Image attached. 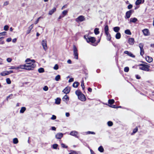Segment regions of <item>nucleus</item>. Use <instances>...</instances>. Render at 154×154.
<instances>
[{
	"mask_svg": "<svg viewBox=\"0 0 154 154\" xmlns=\"http://www.w3.org/2000/svg\"><path fill=\"white\" fill-rule=\"evenodd\" d=\"M35 61L34 60H31V62L27 63L25 67V69L27 70H32L35 67Z\"/></svg>",
	"mask_w": 154,
	"mask_h": 154,
	"instance_id": "obj_1",
	"label": "nucleus"
},
{
	"mask_svg": "<svg viewBox=\"0 0 154 154\" xmlns=\"http://www.w3.org/2000/svg\"><path fill=\"white\" fill-rule=\"evenodd\" d=\"M75 94L78 96L79 100L82 101H84L86 100L85 96L79 90H78L75 92Z\"/></svg>",
	"mask_w": 154,
	"mask_h": 154,
	"instance_id": "obj_2",
	"label": "nucleus"
},
{
	"mask_svg": "<svg viewBox=\"0 0 154 154\" xmlns=\"http://www.w3.org/2000/svg\"><path fill=\"white\" fill-rule=\"evenodd\" d=\"M138 66L140 67L139 68L140 69L146 71H149V66L146 64H140Z\"/></svg>",
	"mask_w": 154,
	"mask_h": 154,
	"instance_id": "obj_3",
	"label": "nucleus"
},
{
	"mask_svg": "<svg viewBox=\"0 0 154 154\" xmlns=\"http://www.w3.org/2000/svg\"><path fill=\"white\" fill-rule=\"evenodd\" d=\"M84 38L86 39L87 42H91L93 43H94L96 41L95 38L94 37H89L88 35H85L84 36Z\"/></svg>",
	"mask_w": 154,
	"mask_h": 154,
	"instance_id": "obj_4",
	"label": "nucleus"
},
{
	"mask_svg": "<svg viewBox=\"0 0 154 154\" xmlns=\"http://www.w3.org/2000/svg\"><path fill=\"white\" fill-rule=\"evenodd\" d=\"M73 55L74 58L77 60L78 59V54L77 49L75 45L73 46Z\"/></svg>",
	"mask_w": 154,
	"mask_h": 154,
	"instance_id": "obj_5",
	"label": "nucleus"
},
{
	"mask_svg": "<svg viewBox=\"0 0 154 154\" xmlns=\"http://www.w3.org/2000/svg\"><path fill=\"white\" fill-rule=\"evenodd\" d=\"M134 12V11L133 10H130L127 11L125 14V18L126 19L129 18Z\"/></svg>",
	"mask_w": 154,
	"mask_h": 154,
	"instance_id": "obj_6",
	"label": "nucleus"
},
{
	"mask_svg": "<svg viewBox=\"0 0 154 154\" xmlns=\"http://www.w3.org/2000/svg\"><path fill=\"white\" fill-rule=\"evenodd\" d=\"M85 20L84 16L82 15H81L79 16L77 18L75 19V21L77 22H81Z\"/></svg>",
	"mask_w": 154,
	"mask_h": 154,
	"instance_id": "obj_7",
	"label": "nucleus"
},
{
	"mask_svg": "<svg viewBox=\"0 0 154 154\" xmlns=\"http://www.w3.org/2000/svg\"><path fill=\"white\" fill-rule=\"evenodd\" d=\"M13 73L14 72L13 70L5 71L1 72L0 75L2 76H5Z\"/></svg>",
	"mask_w": 154,
	"mask_h": 154,
	"instance_id": "obj_8",
	"label": "nucleus"
},
{
	"mask_svg": "<svg viewBox=\"0 0 154 154\" xmlns=\"http://www.w3.org/2000/svg\"><path fill=\"white\" fill-rule=\"evenodd\" d=\"M42 44L44 49L46 51L47 49V42L46 41L43 40L42 41Z\"/></svg>",
	"mask_w": 154,
	"mask_h": 154,
	"instance_id": "obj_9",
	"label": "nucleus"
},
{
	"mask_svg": "<svg viewBox=\"0 0 154 154\" xmlns=\"http://www.w3.org/2000/svg\"><path fill=\"white\" fill-rule=\"evenodd\" d=\"M70 90V87H66L63 91L64 93L66 94H68L69 93Z\"/></svg>",
	"mask_w": 154,
	"mask_h": 154,
	"instance_id": "obj_10",
	"label": "nucleus"
},
{
	"mask_svg": "<svg viewBox=\"0 0 154 154\" xmlns=\"http://www.w3.org/2000/svg\"><path fill=\"white\" fill-rule=\"evenodd\" d=\"M134 42V39L133 38H129L128 40V43L130 45H133Z\"/></svg>",
	"mask_w": 154,
	"mask_h": 154,
	"instance_id": "obj_11",
	"label": "nucleus"
},
{
	"mask_svg": "<svg viewBox=\"0 0 154 154\" xmlns=\"http://www.w3.org/2000/svg\"><path fill=\"white\" fill-rule=\"evenodd\" d=\"M63 135L62 133H59L56 134L55 137L57 139H60L63 137Z\"/></svg>",
	"mask_w": 154,
	"mask_h": 154,
	"instance_id": "obj_12",
	"label": "nucleus"
},
{
	"mask_svg": "<svg viewBox=\"0 0 154 154\" xmlns=\"http://www.w3.org/2000/svg\"><path fill=\"white\" fill-rule=\"evenodd\" d=\"M124 53L125 54H127L128 56L132 57H135V56L133 55L131 52H129L128 51H125L124 52Z\"/></svg>",
	"mask_w": 154,
	"mask_h": 154,
	"instance_id": "obj_13",
	"label": "nucleus"
},
{
	"mask_svg": "<svg viewBox=\"0 0 154 154\" xmlns=\"http://www.w3.org/2000/svg\"><path fill=\"white\" fill-rule=\"evenodd\" d=\"M144 2V0H137L135 4L136 5H137L141 3H143Z\"/></svg>",
	"mask_w": 154,
	"mask_h": 154,
	"instance_id": "obj_14",
	"label": "nucleus"
},
{
	"mask_svg": "<svg viewBox=\"0 0 154 154\" xmlns=\"http://www.w3.org/2000/svg\"><path fill=\"white\" fill-rule=\"evenodd\" d=\"M146 61L149 63L151 62L153 60L152 58L149 56H147L146 57Z\"/></svg>",
	"mask_w": 154,
	"mask_h": 154,
	"instance_id": "obj_15",
	"label": "nucleus"
},
{
	"mask_svg": "<svg viewBox=\"0 0 154 154\" xmlns=\"http://www.w3.org/2000/svg\"><path fill=\"white\" fill-rule=\"evenodd\" d=\"M78 132L75 131H71L70 133V134L71 135L74 136L76 137H78L77 135L78 134Z\"/></svg>",
	"mask_w": 154,
	"mask_h": 154,
	"instance_id": "obj_16",
	"label": "nucleus"
},
{
	"mask_svg": "<svg viewBox=\"0 0 154 154\" xmlns=\"http://www.w3.org/2000/svg\"><path fill=\"white\" fill-rule=\"evenodd\" d=\"M33 27V24L31 25L28 28V29L27 30L26 34H28L29 33Z\"/></svg>",
	"mask_w": 154,
	"mask_h": 154,
	"instance_id": "obj_17",
	"label": "nucleus"
},
{
	"mask_svg": "<svg viewBox=\"0 0 154 154\" xmlns=\"http://www.w3.org/2000/svg\"><path fill=\"white\" fill-rule=\"evenodd\" d=\"M56 8H54L53 9L49 11L48 14L50 15H51L54 12L56 11Z\"/></svg>",
	"mask_w": 154,
	"mask_h": 154,
	"instance_id": "obj_18",
	"label": "nucleus"
},
{
	"mask_svg": "<svg viewBox=\"0 0 154 154\" xmlns=\"http://www.w3.org/2000/svg\"><path fill=\"white\" fill-rule=\"evenodd\" d=\"M61 99L60 98H57L55 99V103L57 104H59L60 103Z\"/></svg>",
	"mask_w": 154,
	"mask_h": 154,
	"instance_id": "obj_19",
	"label": "nucleus"
},
{
	"mask_svg": "<svg viewBox=\"0 0 154 154\" xmlns=\"http://www.w3.org/2000/svg\"><path fill=\"white\" fill-rule=\"evenodd\" d=\"M137 21V19L136 18H131L130 22L131 23H135Z\"/></svg>",
	"mask_w": 154,
	"mask_h": 154,
	"instance_id": "obj_20",
	"label": "nucleus"
},
{
	"mask_svg": "<svg viewBox=\"0 0 154 154\" xmlns=\"http://www.w3.org/2000/svg\"><path fill=\"white\" fill-rule=\"evenodd\" d=\"M104 31L105 34L109 33V28L107 25H106L105 26L104 28Z\"/></svg>",
	"mask_w": 154,
	"mask_h": 154,
	"instance_id": "obj_21",
	"label": "nucleus"
},
{
	"mask_svg": "<svg viewBox=\"0 0 154 154\" xmlns=\"http://www.w3.org/2000/svg\"><path fill=\"white\" fill-rule=\"evenodd\" d=\"M143 33L145 35H148V29H144L143 30Z\"/></svg>",
	"mask_w": 154,
	"mask_h": 154,
	"instance_id": "obj_22",
	"label": "nucleus"
},
{
	"mask_svg": "<svg viewBox=\"0 0 154 154\" xmlns=\"http://www.w3.org/2000/svg\"><path fill=\"white\" fill-rule=\"evenodd\" d=\"M105 34L106 36L107 40L108 41H110L111 38L110 34L109 33H108Z\"/></svg>",
	"mask_w": 154,
	"mask_h": 154,
	"instance_id": "obj_23",
	"label": "nucleus"
},
{
	"mask_svg": "<svg viewBox=\"0 0 154 154\" xmlns=\"http://www.w3.org/2000/svg\"><path fill=\"white\" fill-rule=\"evenodd\" d=\"M113 30L116 32H118L120 30V28L118 26L115 27L113 28Z\"/></svg>",
	"mask_w": 154,
	"mask_h": 154,
	"instance_id": "obj_24",
	"label": "nucleus"
},
{
	"mask_svg": "<svg viewBox=\"0 0 154 154\" xmlns=\"http://www.w3.org/2000/svg\"><path fill=\"white\" fill-rule=\"evenodd\" d=\"M79 85V83L78 82H75L72 85V86L74 88H77Z\"/></svg>",
	"mask_w": 154,
	"mask_h": 154,
	"instance_id": "obj_25",
	"label": "nucleus"
},
{
	"mask_svg": "<svg viewBox=\"0 0 154 154\" xmlns=\"http://www.w3.org/2000/svg\"><path fill=\"white\" fill-rule=\"evenodd\" d=\"M121 36V34L119 32H117L116 35V38L117 39L120 38Z\"/></svg>",
	"mask_w": 154,
	"mask_h": 154,
	"instance_id": "obj_26",
	"label": "nucleus"
},
{
	"mask_svg": "<svg viewBox=\"0 0 154 154\" xmlns=\"http://www.w3.org/2000/svg\"><path fill=\"white\" fill-rule=\"evenodd\" d=\"M99 29L98 28H95L94 29V33L96 35L98 34L100 32L99 31Z\"/></svg>",
	"mask_w": 154,
	"mask_h": 154,
	"instance_id": "obj_27",
	"label": "nucleus"
},
{
	"mask_svg": "<svg viewBox=\"0 0 154 154\" xmlns=\"http://www.w3.org/2000/svg\"><path fill=\"white\" fill-rule=\"evenodd\" d=\"M26 110V108L25 107H21L20 110V113H23L24 111Z\"/></svg>",
	"mask_w": 154,
	"mask_h": 154,
	"instance_id": "obj_28",
	"label": "nucleus"
},
{
	"mask_svg": "<svg viewBox=\"0 0 154 154\" xmlns=\"http://www.w3.org/2000/svg\"><path fill=\"white\" fill-rule=\"evenodd\" d=\"M98 150L100 152H102L104 151V149L102 146H100L98 148Z\"/></svg>",
	"mask_w": 154,
	"mask_h": 154,
	"instance_id": "obj_29",
	"label": "nucleus"
},
{
	"mask_svg": "<svg viewBox=\"0 0 154 154\" xmlns=\"http://www.w3.org/2000/svg\"><path fill=\"white\" fill-rule=\"evenodd\" d=\"M125 32L126 34L127 35H131V32L129 29H127L125 30Z\"/></svg>",
	"mask_w": 154,
	"mask_h": 154,
	"instance_id": "obj_30",
	"label": "nucleus"
},
{
	"mask_svg": "<svg viewBox=\"0 0 154 154\" xmlns=\"http://www.w3.org/2000/svg\"><path fill=\"white\" fill-rule=\"evenodd\" d=\"M38 71L40 73H42L45 72L44 69L43 68H40L38 69Z\"/></svg>",
	"mask_w": 154,
	"mask_h": 154,
	"instance_id": "obj_31",
	"label": "nucleus"
},
{
	"mask_svg": "<svg viewBox=\"0 0 154 154\" xmlns=\"http://www.w3.org/2000/svg\"><path fill=\"white\" fill-rule=\"evenodd\" d=\"M60 79V75H57L55 77V79L56 81H59Z\"/></svg>",
	"mask_w": 154,
	"mask_h": 154,
	"instance_id": "obj_32",
	"label": "nucleus"
},
{
	"mask_svg": "<svg viewBox=\"0 0 154 154\" xmlns=\"http://www.w3.org/2000/svg\"><path fill=\"white\" fill-rule=\"evenodd\" d=\"M18 142V139L15 138L13 139V143L14 144H17Z\"/></svg>",
	"mask_w": 154,
	"mask_h": 154,
	"instance_id": "obj_33",
	"label": "nucleus"
},
{
	"mask_svg": "<svg viewBox=\"0 0 154 154\" xmlns=\"http://www.w3.org/2000/svg\"><path fill=\"white\" fill-rule=\"evenodd\" d=\"M114 100L113 99H109L108 100V103L110 105L113 104L114 103Z\"/></svg>",
	"mask_w": 154,
	"mask_h": 154,
	"instance_id": "obj_34",
	"label": "nucleus"
},
{
	"mask_svg": "<svg viewBox=\"0 0 154 154\" xmlns=\"http://www.w3.org/2000/svg\"><path fill=\"white\" fill-rule=\"evenodd\" d=\"M144 49L143 48L140 49V54L141 56H143V55L144 54Z\"/></svg>",
	"mask_w": 154,
	"mask_h": 154,
	"instance_id": "obj_35",
	"label": "nucleus"
},
{
	"mask_svg": "<svg viewBox=\"0 0 154 154\" xmlns=\"http://www.w3.org/2000/svg\"><path fill=\"white\" fill-rule=\"evenodd\" d=\"M63 100H69V97L67 96V95H66L63 98Z\"/></svg>",
	"mask_w": 154,
	"mask_h": 154,
	"instance_id": "obj_36",
	"label": "nucleus"
},
{
	"mask_svg": "<svg viewBox=\"0 0 154 154\" xmlns=\"http://www.w3.org/2000/svg\"><path fill=\"white\" fill-rule=\"evenodd\" d=\"M138 131V128L137 127H136L134 129L133 131V133L131 134H133L135 133Z\"/></svg>",
	"mask_w": 154,
	"mask_h": 154,
	"instance_id": "obj_37",
	"label": "nucleus"
},
{
	"mask_svg": "<svg viewBox=\"0 0 154 154\" xmlns=\"http://www.w3.org/2000/svg\"><path fill=\"white\" fill-rule=\"evenodd\" d=\"M19 68V67H15L14 66H11V67L8 69H17Z\"/></svg>",
	"mask_w": 154,
	"mask_h": 154,
	"instance_id": "obj_38",
	"label": "nucleus"
},
{
	"mask_svg": "<svg viewBox=\"0 0 154 154\" xmlns=\"http://www.w3.org/2000/svg\"><path fill=\"white\" fill-rule=\"evenodd\" d=\"M107 125L108 126L110 127L113 125V123L112 122L109 121L107 122Z\"/></svg>",
	"mask_w": 154,
	"mask_h": 154,
	"instance_id": "obj_39",
	"label": "nucleus"
},
{
	"mask_svg": "<svg viewBox=\"0 0 154 154\" xmlns=\"http://www.w3.org/2000/svg\"><path fill=\"white\" fill-rule=\"evenodd\" d=\"M6 82L8 84H10L11 83V82L9 78H7L6 79Z\"/></svg>",
	"mask_w": 154,
	"mask_h": 154,
	"instance_id": "obj_40",
	"label": "nucleus"
},
{
	"mask_svg": "<svg viewBox=\"0 0 154 154\" xmlns=\"http://www.w3.org/2000/svg\"><path fill=\"white\" fill-rule=\"evenodd\" d=\"M81 86H82L83 90H84L85 88V86L84 85L83 80H82L81 82Z\"/></svg>",
	"mask_w": 154,
	"mask_h": 154,
	"instance_id": "obj_41",
	"label": "nucleus"
},
{
	"mask_svg": "<svg viewBox=\"0 0 154 154\" xmlns=\"http://www.w3.org/2000/svg\"><path fill=\"white\" fill-rule=\"evenodd\" d=\"M144 45L143 43H140L139 45V47L140 49H142L143 48Z\"/></svg>",
	"mask_w": 154,
	"mask_h": 154,
	"instance_id": "obj_42",
	"label": "nucleus"
},
{
	"mask_svg": "<svg viewBox=\"0 0 154 154\" xmlns=\"http://www.w3.org/2000/svg\"><path fill=\"white\" fill-rule=\"evenodd\" d=\"M129 70V68L128 67H126L124 68V71L125 72H128Z\"/></svg>",
	"mask_w": 154,
	"mask_h": 154,
	"instance_id": "obj_43",
	"label": "nucleus"
},
{
	"mask_svg": "<svg viewBox=\"0 0 154 154\" xmlns=\"http://www.w3.org/2000/svg\"><path fill=\"white\" fill-rule=\"evenodd\" d=\"M68 13V11L67 10H64L62 12V14L63 15V16H65Z\"/></svg>",
	"mask_w": 154,
	"mask_h": 154,
	"instance_id": "obj_44",
	"label": "nucleus"
},
{
	"mask_svg": "<svg viewBox=\"0 0 154 154\" xmlns=\"http://www.w3.org/2000/svg\"><path fill=\"white\" fill-rule=\"evenodd\" d=\"M58 145L57 144H55L52 145V147L54 149H57Z\"/></svg>",
	"mask_w": 154,
	"mask_h": 154,
	"instance_id": "obj_45",
	"label": "nucleus"
},
{
	"mask_svg": "<svg viewBox=\"0 0 154 154\" xmlns=\"http://www.w3.org/2000/svg\"><path fill=\"white\" fill-rule=\"evenodd\" d=\"M9 26L8 25H5L4 27V29L5 31H7L8 30Z\"/></svg>",
	"mask_w": 154,
	"mask_h": 154,
	"instance_id": "obj_46",
	"label": "nucleus"
},
{
	"mask_svg": "<svg viewBox=\"0 0 154 154\" xmlns=\"http://www.w3.org/2000/svg\"><path fill=\"white\" fill-rule=\"evenodd\" d=\"M59 67L57 64H55L53 68L55 70H57L58 69Z\"/></svg>",
	"mask_w": 154,
	"mask_h": 154,
	"instance_id": "obj_47",
	"label": "nucleus"
},
{
	"mask_svg": "<svg viewBox=\"0 0 154 154\" xmlns=\"http://www.w3.org/2000/svg\"><path fill=\"white\" fill-rule=\"evenodd\" d=\"M62 147L63 148H67L68 147L67 146H66L64 143H62L61 144Z\"/></svg>",
	"mask_w": 154,
	"mask_h": 154,
	"instance_id": "obj_48",
	"label": "nucleus"
},
{
	"mask_svg": "<svg viewBox=\"0 0 154 154\" xmlns=\"http://www.w3.org/2000/svg\"><path fill=\"white\" fill-rule=\"evenodd\" d=\"M6 32H4L2 33H0V36H4L6 35Z\"/></svg>",
	"mask_w": 154,
	"mask_h": 154,
	"instance_id": "obj_49",
	"label": "nucleus"
},
{
	"mask_svg": "<svg viewBox=\"0 0 154 154\" xmlns=\"http://www.w3.org/2000/svg\"><path fill=\"white\" fill-rule=\"evenodd\" d=\"M87 134H95V133L94 132L92 131H88L87 132Z\"/></svg>",
	"mask_w": 154,
	"mask_h": 154,
	"instance_id": "obj_50",
	"label": "nucleus"
},
{
	"mask_svg": "<svg viewBox=\"0 0 154 154\" xmlns=\"http://www.w3.org/2000/svg\"><path fill=\"white\" fill-rule=\"evenodd\" d=\"M48 87L47 86H45V87L43 88V90L45 91H48Z\"/></svg>",
	"mask_w": 154,
	"mask_h": 154,
	"instance_id": "obj_51",
	"label": "nucleus"
},
{
	"mask_svg": "<svg viewBox=\"0 0 154 154\" xmlns=\"http://www.w3.org/2000/svg\"><path fill=\"white\" fill-rule=\"evenodd\" d=\"M26 66V65H21L20 66V67L19 68H20L22 69H25V67Z\"/></svg>",
	"mask_w": 154,
	"mask_h": 154,
	"instance_id": "obj_52",
	"label": "nucleus"
},
{
	"mask_svg": "<svg viewBox=\"0 0 154 154\" xmlns=\"http://www.w3.org/2000/svg\"><path fill=\"white\" fill-rule=\"evenodd\" d=\"M13 96V94H11L8 96H7L6 98V100H8V98H9L12 97Z\"/></svg>",
	"mask_w": 154,
	"mask_h": 154,
	"instance_id": "obj_53",
	"label": "nucleus"
},
{
	"mask_svg": "<svg viewBox=\"0 0 154 154\" xmlns=\"http://www.w3.org/2000/svg\"><path fill=\"white\" fill-rule=\"evenodd\" d=\"M41 18H42V17H38L37 19V20H36V21L35 22V24H37L38 22V21H39V19Z\"/></svg>",
	"mask_w": 154,
	"mask_h": 154,
	"instance_id": "obj_54",
	"label": "nucleus"
},
{
	"mask_svg": "<svg viewBox=\"0 0 154 154\" xmlns=\"http://www.w3.org/2000/svg\"><path fill=\"white\" fill-rule=\"evenodd\" d=\"M56 119V117L54 115H53L52 117L51 118V119L52 120H55Z\"/></svg>",
	"mask_w": 154,
	"mask_h": 154,
	"instance_id": "obj_55",
	"label": "nucleus"
},
{
	"mask_svg": "<svg viewBox=\"0 0 154 154\" xmlns=\"http://www.w3.org/2000/svg\"><path fill=\"white\" fill-rule=\"evenodd\" d=\"M12 60V59L10 58H8L7 59V61L9 63L11 62V61Z\"/></svg>",
	"mask_w": 154,
	"mask_h": 154,
	"instance_id": "obj_56",
	"label": "nucleus"
},
{
	"mask_svg": "<svg viewBox=\"0 0 154 154\" xmlns=\"http://www.w3.org/2000/svg\"><path fill=\"white\" fill-rule=\"evenodd\" d=\"M132 7L133 6L132 5L130 4L128 6V9H130L132 8Z\"/></svg>",
	"mask_w": 154,
	"mask_h": 154,
	"instance_id": "obj_57",
	"label": "nucleus"
},
{
	"mask_svg": "<svg viewBox=\"0 0 154 154\" xmlns=\"http://www.w3.org/2000/svg\"><path fill=\"white\" fill-rule=\"evenodd\" d=\"M69 154H77L76 152L74 151H71V152L69 153Z\"/></svg>",
	"mask_w": 154,
	"mask_h": 154,
	"instance_id": "obj_58",
	"label": "nucleus"
},
{
	"mask_svg": "<svg viewBox=\"0 0 154 154\" xmlns=\"http://www.w3.org/2000/svg\"><path fill=\"white\" fill-rule=\"evenodd\" d=\"M74 81V79L73 78L70 79L69 80V82H72Z\"/></svg>",
	"mask_w": 154,
	"mask_h": 154,
	"instance_id": "obj_59",
	"label": "nucleus"
},
{
	"mask_svg": "<svg viewBox=\"0 0 154 154\" xmlns=\"http://www.w3.org/2000/svg\"><path fill=\"white\" fill-rule=\"evenodd\" d=\"M11 38H8L6 40V41L8 42H11Z\"/></svg>",
	"mask_w": 154,
	"mask_h": 154,
	"instance_id": "obj_60",
	"label": "nucleus"
},
{
	"mask_svg": "<svg viewBox=\"0 0 154 154\" xmlns=\"http://www.w3.org/2000/svg\"><path fill=\"white\" fill-rule=\"evenodd\" d=\"M30 60L29 58H27L25 60V62H29V61H31V60Z\"/></svg>",
	"mask_w": 154,
	"mask_h": 154,
	"instance_id": "obj_61",
	"label": "nucleus"
},
{
	"mask_svg": "<svg viewBox=\"0 0 154 154\" xmlns=\"http://www.w3.org/2000/svg\"><path fill=\"white\" fill-rule=\"evenodd\" d=\"M9 4V2L8 1H6L4 2V5L5 6Z\"/></svg>",
	"mask_w": 154,
	"mask_h": 154,
	"instance_id": "obj_62",
	"label": "nucleus"
},
{
	"mask_svg": "<svg viewBox=\"0 0 154 154\" xmlns=\"http://www.w3.org/2000/svg\"><path fill=\"white\" fill-rule=\"evenodd\" d=\"M110 106L111 107L114 108H116L117 107V106H116V105H112Z\"/></svg>",
	"mask_w": 154,
	"mask_h": 154,
	"instance_id": "obj_63",
	"label": "nucleus"
},
{
	"mask_svg": "<svg viewBox=\"0 0 154 154\" xmlns=\"http://www.w3.org/2000/svg\"><path fill=\"white\" fill-rule=\"evenodd\" d=\"M17 40L16 38H14L12 40V42L14 43H15L17 41Z\"/></svg>",
	"mask_w": 154,
	"mask_h": 154,
	"instance_id": "obj_64",
	"label": "nucleus"
}]
</instances>
